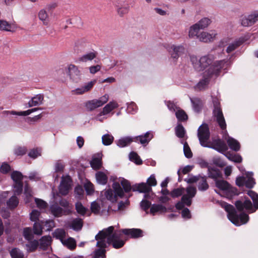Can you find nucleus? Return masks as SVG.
<instances>
[{
	"label": "nucleus",
	"mask_w": 258,
	"mask_h": 258,
	"mask_svg": "<svg viewBox=\"0 0 258 258\" xmlns=\"http://www.w3.org/2000/svg\"><path fill=\"white\" fill-rule=\"evenodd\" d=\"M108 95L105 94L97 99H93L87 101L85 103V106L87 110L92 111L103 105L108 101Z\"/></svg>",
	"instance_id": "obj_9"
},
{
	"label": "nucleus",
	"mask_w": 258,
	"mask_h": 258,
	"mask_svg": "<svg viewBox=\"0 0 258 258\" xmlns=\"http://www.w3.org/2000/svg\"><path fill=\"white\" fill-rule=\"evenodd\" d=\"M166 208L161 204H153L150 208V213L154 215L156 213H164L166 212Z\"/></svg>",
	"instance_id": "obj_26"
},
{
	"label": "nucleus",
	"mask_w": 258,
	"mask_h": 258,
	"mask_svg": "<svg viewBox=\"0 0 258 258\" xmlns=\"http://www.w3.org/2000/svg\"><path fill=\"white\" fill-rule=\"evenodd\" d=\"M10 255L12 258H23V252L17 248H13L10 251Z\"/></svg>",
	"instance_id": "obj_50"
},
{
	"label": "nucleus",
	"mask_w": 258,
	"mask_h": 258,
	"mask_svg": "<svg viewBox=\"0 0 258 258\" xmlns=\"http://www.w3.org/2000/svg\"><path fill=\"white\" fill-rule=\"evenodd\" d=\"M203 107V102L199 98L195 99V111L199 112Z\"/></svg>",
	"instance_id": "obj_62"
},
{
	"label": "nucleus",
	"mask_w": 258,
	"mask_h": 258,
	"mask_svg": "<svg viewBox=\"0 0 258 258\" xmlns=\"http://www.w3.org/2000/svg\"><path fill=\"white\" fill-rule=\"evenodd\" d=\"M247 194L252 200L254 206L249 200H245L243 201H237L235 203V206L239 211L245 210L249 213H253L255 209H258V195L252 190H249Z\"/></svg>",
	"instance_id": "obj_5"
},
{
	"label": "nucleus",
	"mask_w": 258,
	"mask_h": 258,
	"mask_svg": "<svg viewBox=\"0 0 258 258\" xmlns=\"http://www.w3.org/2000/svg\"><path fill=\"white\" fill-rule=\"evenodd\" d=\"M183 144V152L185 156L187 158H190L192 156V153L188 144L186 142H181Z\"/></svg>",
	"instance_id": "obj_52"
},
{
	"label": "nucleus",
	"mask_w": 258,
	"mask_h": 258,
	"mask_svg": "<svg viewBox=\"0 0 258 258\" xmlns=\"http://www.w3.org/2000/svg\"><path fill=\"white\" fill-rule=\"evenodd\" d=\"M213 59L214 56L212 55H208L201 57L199 62L200 70H204L212 64Z\"/></svg>",
	"instance_id": "obj_19"
},
{
	"label": "nucleus",
	"mask_w": 258,
	"mask_h": 258,
	"mask_svg": "<svg viewBox=\"0 0 258 258\" xmlns=\"http://www.w3.org/2000/svg\"><path fill=\"white\" fill-rule=\"evenodd\" d=\"M198 182V188L200 190H205L208 188L209 185L204 177L195 176V182Z\"/></svg>",
	"instance_id": "obj_28"
},
{
	"label": "nucleus",
	"mask_w": 258,
	"mask_h": 258,
	"mask_svg": "<svg viewBox=\"0 0 258 258\" xmlns=\"http://www.w3.org/2000/svg\"><path fill=\"white\" fill-rule=\"evenodd\" d=\"M41 149L40 148L33 149L28 153V156L32 158L35 159L41 156Z\"/></svg>",
	"instance_id": "obj_53"
},
{
	"label": "nucleus",
	"mask_w": 258,
	"mask_h": 258,
	"mask_svg": "<svg viewBox=\"0 0 258 258\" xmlns=\"http://www.w3.org/2000/svg\"><path fill=\"white\" fill-rule=\"evenodd\" d=\"M102 154L101 153H98L94 155L92 160L90 161V165L91 167L95 170H98L100 169L102 165Z\"/></svg>",
	"instance_id": "obj_20"
},
{
	"label": "nucleus",
	"mask_w": 258,
	"mask_h": 258,
	"mask_svg": "<svg viewBox=\"0 0 258 258\" xmlns=\"http://www.w3.org/2000/svg\"><path fill=\"white\" fill-rule=\"evenodd\" d=\"M68 73L73 81L78 82L81 80V73L75 65L70 64L68 66Z\"/></svg>",
	"instance_id": "obj_15"
},
{
	"label": "nucleus",
	"mask_w": 258,
	"mask_h": 258,
	"mask_svg": "<svg viewBox=\"0 0 258 258\" xmlns=\"http://www.w3.org/2000/svg\"><path fill=\"white\" fill-rule=\"evenodd\" d=\"M114 140L113 137L110 134H105L102 137V143L105 146L111 145Z\"/></svg>",
	"instance_id": "obj_45"
},
{
	"label": "nucleus",
	"mask_w": 258,
	"mask_h": 258,
	"mask_svg": "<svg viewBox=\"0 0 258 258\" xmlns=\"http://www.w3.org/2000/svg\"><path fill=\"white\" fill-rule=\"evenodd\" d=\"M198 135L201 145L204 147L214 149L221 153L228 150L226 143L220 139H214L212 142L209 141L210 132L207 124L203 123L199 127Z\"/></svg>",
	"instance_id": "obj_2"
},
{
	"label": "nucleus",
	"mask_w": 258,
	"mask_h": 258,
	"mask_svg": "<svg viewBox=\"0 0 258 258\" xmlns=\"http://www.w3.org/2000/svg\"><path fill=\"white\" fill-rule=\"evenodd\" d=\"M97 55V52L96 51H93L90 52L88 53L84 54L81 57H80L79 58V60L83 62H87L89 60H92L96 57Z\"/></svg>",
	"instance_id": "obj_36"
},
{
	"label": "nucleus",
	"mask_w": 258,
	"mask_h": 258,
	"mask_svg": "<svg viewBox=\"0 0 258 258\" xmlns=\"http://www.w3.org/2000/svg\"><path fill=\"white\" fill-rule=\"evenodd\" d=\"M51 213L55 217H61L63 215L67 214V211L63 210L57 204L51 205L50 207Z\"/></svg>",
	"instance_id": "obj_22"
},
{
	"label": "nucleus",
	"mask_w": 258,
	"mask_h": 258,
	"mask_svg": "<svg viewBox=\"0 0 258 258\" xmlns=\"http://www.w3.org/2000/svg\"><path fill=\"white\" fill-rule=\"evenodd\" d=\"M51 237L50 236H43L40 240V247L43 249H46L50 244Z\"/></svg>",
	"instance_id": "obj_40"
},
{
	"label": "nucleus",
	"mask_w": 258,
	"mask_h": 258,
	"mask_svg": "<svg viewBox=\"0 0 258 258\" xmlns=\"http://www.w3.org/2000/svg\"><path fill=\"white\" fill-rule=\"evenodd\" d=\"M91 209L92 212L97 214H98L100 210V205L96 202H93L91 204Z\"/></svg>",
	"instance_id": "obj_64"
},
{
	"label": "nucleus",
	"mask_w": 258,
	"mask_h": 258,
	"mask_svg": "<svg viewBox=\"0 0 258 258\" xmlns=\"http://www.w3.org/2000/svg\"><path fill=\"white\" fill-rule=\"evenodd\" d=\"M72 179L69 175L62 176L61 181L59 186V192L62 195L68 194L71 188Z\"/></svg>",
	"instance_id": "obj_14"
},
{
	"label": "nucleus",
	"mask_w": 258,
	"mask_h": 258,
	"mask_svg": "<svg viewBox=\"0 0 258 258\" xmlns=\"http://www.w3.org/2000/svg\"><path fill=\"white\" fill-rule=\"evenodd\" d=\"M211 22V20L208 18L205 17L201 19L197 23L195 24V33L197 30L206 28Z\"/></svg>",
	"instance_id": "obj_21"
},
{
	"label": "nucleus",
	"mask_w": 258,
	"mask_h": 258,
	"mask_svg": "<svg viewBox=\"0 0 258 258\" xmlns=\"http://www.w3.org/2000/svg\"><path fill=\"white\" fill-rule=\"evenodd\" d=\"M226 157L228 158V159L232 161L236 162V163H240L242 161V158L239 155H233V154H229V155H226Z\"/></svg>",
	"instance_id": "obj_59"
},
{
	"label": "nucleus",
	"mask_w": 258,
	"mask_h": 258,
	"mask_svg": "<svg viewBox=\"0 0 258 258\" xmlns=\"http://www.w3.org/2000/svg\"><path fill=\"white\" fill-rule=\"evenodd\" d=\"M241 43L242 41L240 40H236L230 43L226 49V52L227 53H230L232 52L238 46H239Z\"/></svg>",
	"instance_id": "obj_46"
},
{
	"label": "nucleus",
	"mask_w": 258,
	"mask_h": 258,
	"mask_svg": "<svg viewBox=\"0 0 258 258\" xmlns=\"http://www.w3.org/2000/svg\"><path fill=\"white\" fill-rule=\"evenodd\" d=\"M175 115L178 121H185L188 119L187 115L185 112L180 108L176 111Z\"/></svg>",
	"instance_id": "obj_38"
},
{
	"label": "nucleus",
	"mask_w": 258,
	"mask_h": 258,
	"mask_svg": "<svg viewBox=\"0 0 258 258\" xmlns=\"http://www.w3.org/2000/svg\"><path fill=\"white\" fill-rule=\"evenodd\" d=\"M125 2V0H117L116 2V6L117 7H118L117 13L121 17L123 16L124 14H127L128 11V7H121L124 4Z\"/></svg>",
	"instance_id": "obj_27"
},
{
	"label": "nucleus",
	"mask_w": 258,
	"mask_h": 258,
	"mask_svg": "<svg viewBox=\"0 0 258 258\" xmlns=\"http://www.w3.org/2000/svg\"><path fill=\"white\" fill-rule=\"evenodd\" d=\"M258 22V11L251 12L247 16H243L240 20L242 26L249 27Z\"/></svg>",
	"instance_id": "obj_12"
},
{
	"label": "nucleus",
	"mask_w": 258,
	"mask_h": 258,
	"mask_svg": "<svg viewBox=\"0 0 258 258\" xmlns=\"http://www.w3.org/2000/svg\"><path fill=\"white\" fill-rule=\"evenodd\" d=\"M114 227L110 226L104 229L95 236L96 246L99 247L94 252V258H106V250L107 244H112L113 247L118 249L122 247L125 241L120 238V233H113Z\"/></svg>",
	"instance_id": "obj_1"
},
{
	"label": "nucleus",
	"mask_w": 258,
	"mask_h": 258,
	"mask_svg": "<svg viewBox=\"0 0 258 258\" xmlns=\"http://www.w3.org/2000/svg\"><path fill=\"white\" fill-rule=\"evenodd\" d=\"M194 197V187L192 186L186 188V194L184 195L181 198V201L178 202L175 207L178 210L184 209V206H189L191 204L192 198Z\"/></svg>",
	"instance_id": "obj_8"
},
{
	"label": "nucleus",
	"mask_w": 258,
	"mask_h": 258,
	"mask_svg": "<svg viewBox=\"0 0 258 258\" xmlns=\"http://www.w3.org/2000/svg\"><path fill=\"white\" fill-rule=\"evenodd\" d=\"M222 206L228 213L227 216L229 220L236 226L244 224L249 220V217L247 214L241 213L238 215L232 206L223 203Z\"/></svg>",
	"instance_id": "obj_4"
},
{
	"label": "nucleus",
	"mask_w": 258,
	"mask_h": 258,
	"mask_svg": "<svg viewBox=\"0 0 258 258\" xmlns=\"http://www.w3.org/2000/svg\"><path fill=\"white\" fill-rule=\"evenodd\" d=\"M153 138V133L149 131L144 135L136 137L134 139V141L140 143L143 145H146Z\"/></svg>",
	"instance_id": "obj_18"
},
{
	"label": "nucleus",
	"mask_w": 258,
	"mask_h": 258,
	"mask_svg": "<svg viewBox=\"0 0 258 258\" xmlns=\"http://www.w3.org/2000/svg\"><path fill=\"white\" fill-rule=\"evenodd\" d=\"M213 115L222 130H225L226 124L218 101H214Z\"/></svg>",
	"instance_id": "obj_10"
},
{
	"label": "nucleus",
	"mask_w": 258,
	"mask_h": 258,
	"mask_svg": "<svg viewBox=\"0 0 258 258\" xmlns=\"http://www.w3.org/2000/svg\"><path fill=\"white\" fill-rule=\"evenodd\" d=\"M44 99L43 94H37L31 98L28 102V106L29 107L39 105L42 104Z\"/></svg>",
	"instance_id": "obj_24"
},
{
	"label": "nucleus",
	"mask_w": 258,
	"mask_h": 258,
	"mask_svg": "<svg viewBox=\"0 0 258 258\" xmlns=\"http://www.w3.org/2000/svg\"><path fill=\"white\" fill-rule=\"evenodd\" d=\"M130 157L131 160L134 161L138 165H140L142 163V161L140 158L137 153L135 152H132L130 154Z\"/></svg>",
	"instance_id": "obj_61"
},
{
	"label": "nucleus",
	"mask_w": 258,
	"mask_h": 258,
	"mask_svg": "<svg viewBox=\"0 0 258 258\" xmlns=\"http://www.w3.org/2000/svg\"><path fill=\"white\" fill-rule=\"evenodd\" d=\"M19 204V200L18 198L15 196H12L9 201L7 202L8 206L11 209H14Z\"/></svg>",
	"instance_id": "obj_51"
},
{
	"label": "nucleus",
	"mask_w": 258,
	"mask_h": 258,
	"mask_svg": "<svg viewBox=\"0 0 258 258\" xmlns=\"http://www.w3.org/2000/svg\"><path fill=\"white\" fill-rule=\"evenodd\" d=\"M215 183L216 187L223 191L228 198H231L233 196L237 195V189L232 187L226 181L216 180Z\"/></svg>",
	"instance_id": "obj_7"
},
{
	"label": "nucleus",
	"mask_w": 258,
	"mask_h": 258,
	"mask_svg": "<svg viewBox=\"0 0 258 258\" xmlns=\"http://www.w3.org/2000/svg\"><path fill=\"white\" fill-rule=\"evenodd\" d=\"M27 151L25 147H18L15 149V154L18 156H22L26 154Z\"/></svg>",
	"instance_id": "obj_63"
},
{
	"label": "nucleus",
	"mask_w": 258,
	"mask_h": 258,
	"mask_svg": "<svg viewBox=\"0 0 258 258\" xmlns=\"http://www.w3.org/2000/svg\"><path fill=\"white\" fill-rule=\"evenodd\" d=\"M95 176L98 183L103 185L106 184L108 177L105 173L102 171H98L96 173Z\"/></svg>",
	"instance_id": "obj_33"
},
{
	"label": "nucleus",
	"mask_w": 258,
	"mask_h": 258,
	"mask_svg": "<svg viewBox=\"0 0 258 258\" xmlns=\"http://www.w3.org/2000/svg\"><path fill=\"white\" fill-rule=\"evenodd\" d=\"M197 38L202 42H209L213 41L215 39L217 33L215 30H211L208 32H202L201 33L197 32L195 33Z\"/></svg>",
	"instance_id": "obj_13"
},
{
	"label": "nucleus",
	"mask_w": 258,
	"mask_h": 258,
	"mask_svg": "<svg viewBox=\"0 0 258 258\" xmlns=\"http://www.w3.org/2000/svg\"><path fill=\"white\" fill-rule=\"evenodd\" d=\"M53 235L54 237L60 240L62 242L66 239V232L64 229H57L55 230Z\"/></svg>",
	"instance_id": "obj_39"
},
{
	"label": "nucleus",
	"mask_w": 258,
	"mask_h": 258,
	"mask_svg": "<svg viewBox=\"0 0 258 258\" xmlns=\"http://www.w3.org/2000/svg\"><path fill=\"white\" fill-rule=\"evenodd\" d=\"M77 212L81 215H84L87 209L83 206L81 203L77 202L75 205Z\"/></svg>",
	"instance_id": "obj_54"
},
{
	"label": "nucleus",
	"mask_w": 258,
	"mask_h": 258,
	"mask_svg": "<svg viewBox=\"0 0 258 258\" xmlns=\"http://www.w3.org/2000/svg\"><path fill=\"white\" fill-rule=\"evenodd\" d=\"M96 83V80L91 81L81 88H78L72 91L73 94L81 95L90 91Z\"/></svg>",
	"instance_id": "obj_16"
},
{
	"label": "nucleus",
	"mask_w": 258,
	"mask_h": 258,
	"mask_svg": "<svg viewBox=\"0 0 258 258\" xmlns=\"http://www.w3.org/2000/svg\"><path fill=\"white\" fill-rule=\"evenodd\" d=\"M112 187L115 192L114 194L116 195V197L117 196L120 197H122L123 196V191L119 183L114 182L112 184Z\"/></svg>",
	"instance_id": "obj_44"
},
{
	"label": "nucleus",
	"mask_w": 258,
	"mask_h": 258,
	"mask_svg": "<svg viewBox=\"0 0 258 258\" xmlns=\"http://www.w3.org/2000/svg\"><path fill=\"white\" fill-rule=\"evenodd\" d=\"M121 184L122 186L124 191L126 192H130L131 189L133 190V186H131V183L127 180H122L121 182Z\"/></svg>",
	"instance_id": "obj_56"
},
{
	"label": "nucleus",
	"mask_w": 258,
	"mask_h": 258,
	"mask_svg": "<svg viewBox=\"0 0 258 258\" xmlns=\"http://www.w3.org/2000/svg\"><path fill=\"white\" fill-rule=\"evenodd\" d=\"M121 231L124 234L129 235L132 238H138L143 236V231L140 229H123Z\"/></svg>",
	"instance_id": "obj_17"
},
{
	"label": "nucleus",
	"mask_w": 258,
	"mask_h": 258,
	"mask_svg": "<svg viewBox=\"0 0 258 258\" xmlns=\"http://www.w3.org/2000/svg\"><path fill=\"white\" fill-rule=\"evenodd\" d=\"M157 181L154 174L151 175L147 179V183L142 182L133 185V191H139L145 194V198L147 194L152 191V186L157 185Z\"/></svg>",
	"instance_id": "obj_6"
},
{
	"label": "nucleus",
	"mask_w": 258,
	"mask_h": 258,
	"mask_svg": "<svg viewBox=\"0 0 258 258\" xmlns=\"http://www.w3.org/2000/svg\"><path fill=\"white\" fill-rule=\"evenodd\" d=\"M105 198L112 202H116L117 200L116 195L114 194L111 189H108L104 191Z\"/></svg>",
	"instance_id": "obj_43"
},
{
	"label": "nucleus",
	"mask_w": 258,
	"mask_h": 258,
	"mask_svg": "<svg viewBox=\"0 0 258 258\" xmlns=\"http://www.w3.org/2000/svg\"><path fill=\"white\" fill-rule=\"evenodd\" d=\"M184 193V188H177L174 189L171 192V196L172 198H177L181 196Z\"/></svg>",
	"instance_id": "obj_57"
},
{
	"label": "nucleus",
	"mask_w": 258,
	"mask_h": 258,
	"mask_svg": "<svg viewBox=\"0 0 258 258\" xmlns=\"http://www.w3.org/2000/svg\"><path fill=\"white\" fill-rule=\"evenodd\" d=\"M40 109H41V108H34L31 109H29L23 111L17 112L15 111H7L6 112L8 114H9L11 115H17L19 116H27L30 113Z\"/></svg>",
	"instance_id": "obj_30"
},
{
	"label": "nucleus",
	"mask_w": 258,
	"mask_h": 258,
	"mask_svg": "<svg viewBox=\"0 0 258 258\" xmlns=\"http://www.w3.org/2000/svg\"><path fill=\"white\" fill-rule=\"evenodd\" d=\"M14 192L15 195H19L21 194L23 188V183L18 182L15 183L14 185Z\"/></svg>",
	"instance_id": "obj_58"
},
{
	"label": "nucleus",
	"mask_w": 258,
	"mask_h": 258,
	"mask_svg": "<svg viewBox=\"0 0 258 258\" xmlns=\"http://www.w3.org/2000/svg\"><path fill=\"white\" fill-rule=\"evenodd\" d=\"M172 52L171 53V57L174 59H177L179 55L183 52L184 48L182 46H174L171 47Z\"/></svg>",
	"instance_id": "obj_31"
},
{
	"label": "nucleus",
	"mask_w": 258,
	"mask_h": 258,
	"mask_svg": "<svg viewBox=\"0 0 258 258\" xmlns=\"http://www.w3.org/2000/svg\"><path fill=\"white\" fill-rule=\"evenodd\" d=\"M43 225V221H41L40 222H35L33 228L34 233L38 235H41L42 233V225Z\"/></svg>",
	"instance_id": "obj_42"
},
{
	"label": "nucleus",
	"mask_w": 258,
	"mask_h": 258,
	"mask_svg": "<svg viewBox=\"0 0 258 258\" xmlns=\"http://www.w3.org/2000/svg\"><path fill=\"white\" fill-rule=\"evenodd\" d=\"M38 18L44 25H48L49 24V17L48 13L44 9L41 10L38 13Z\"/></svg>",
	"instance_id": "obj_34"
},
{
	"label": "nucleus",
	"mask_w": 258,
	"mask_h": 258,
	"mask_svg": "<svg viewBox=\"0 0 258 258\" xmlns=\"http://www.w3.org/2000/svg\"><path fill=\"white\" fill-rule=\"evenodd\" d=\"M118 105L115 101L110 102L106 104L103 108L102 111L100 113L101 115H105L109 113L111 111L117 108Z\"/></svg>",
	"instance_id": "obj_23"
},
{
	"label": "nucleus",
	"mask_w": 258,
	"mask_h": 258,
	"mask_svg": "<svg viewBox=\"0 0 258 258\" xmlns=\"http://www.w3.org/2000/svg\"><path fill=\"white\" fill-rule=\"evenodd\" d=\"M30 220L32 221H33L34 222L39 221V218L40 215V213L38 210H32V211L30 213Z\"/></svg>",
	"instance_id": "obj_55"
},
{
	"label": "nucleus",
	"mask_w": 258,
	"mask_h": 258,
	"mask_svg": "<svg viewBox=\"0 0 258 258\" xmlns=\"http://www.w3.org/2000/svg\"><path fill=\"white\" fill-rule=\"evenodd\" d=\"M222 173L219 170L217 169H209V176L212 178L217 180L218 178L222 177Z\"/></svg>",
	"instance_id": "obj_47"
},
{
	"label": "nucleus",
	"mask_w": 258,
	"mask_h": 258,
	"mask_svg": "<svg viewBox=\"0 0 258 258\" xmlns=\"http://www.w3.org/2000/svg\"><path fill=\"white\" fill-rule=\"evenodd\" d=\"M252 172L245 173V176L236 178V184L240 187L245 185L247 188H252L255 184Z\"/></svg>",
	"instance_id": "obj_11"
},
{
	"label": "nucleus",
	"mask_w": 258,
	"mask_h": 258,
	"mask_svg": "<svg viewBox=\"0 0 258 258\" xmlns=\"http://www.w3.org/2000/svg\"><path fill=\"white\" fill-rule=\"evenodd\" d=\"M15 27L13 24L10 23L5 20H0L1 31L12 32L14 31L15 30Z\"/></svg>",
	"instance_id": "obj_29"
},
{
	"label": "nucleus",
	"mask_w": 258,
	"mask_h": 258,
	"mask_svg": "<svg viewBox=\"0 0 258 258\" xmlns=\"http://www.w3.org/2000/svg\"><path fill=\"white\" fill-rule=\"evenodd\" d=\"M62 244L71 250H73L76 247V242L75 240L71 237L65 239L62 242Z\"/></svg>",
	"instance_id": "obj_37"
},
{
	"label": "nucleus",
	"mask_w": 258,
	"mask_h": 258,
	"mask_svg": "<svg viewBox=\"0 0 258 258\" xmlns=\"http://www.w3.org/2000/svg\"><path fill=\"white\" fill-rule=\"evenodd\" d=\"M24 194L25 195V201L26 203L30 202L32 197V192L31 188L28 184H26L24 187Z\"/></svg>",
	"instance_id": "obj_49"
},
{
	"label": "nucleus",
	"mask_w": 258,
	"mask_h": 258,
	"mask_svg": "<svg viewBox=\"0 0 258 258\" xmlns=\"http://www.w3.org/2000/svg\"><path fill=\"white\" fill-rule=\"evenodd\" d=\"M11 178L15 183L22 182L23 175L19 171H13L11 173Z\"/></svg>",
	"instance_id": "obj_48"
},
{
	"label": "nucleus",
	"mask_w": 258,
	"mask_h": 258,
	"mask_svg": "<svg viewBox=\"0 0 258 258\" xmlns=\"http://www.w3.org/2000/svg\"><path fill=\"white\" fill-rule=\"evenodd\" d=\"M225 139L226 140L227 144L231 149L235 151L239 150L240 146L237 141L229 136H228L227 138L225 137Z\"/></svg>",
	"instance_id": "obj_25"
},
{
	"label": "nucleus",
	"mask_w": 258,
	"mask_h": 258,
	"mask_svg": "<svg viewBox=\"0 0 258 258\" xmlns=\"http://www.w3.org/2000/svg\"><path fill=\"white\" fill-rule=\"evenodd\" d=\"M174 130L175 135L178 138L182 139L184 137L185 135V130L180 123L178 122Z\"/></svg>",
	"instance_id": "obj_35"
},
{
	"label": "nucleus",
	"mask_w": 258,
	"mask_h": 258,
	"mask_svg": "<svg viewBox=\"0 0 258 258\" xmlns=\"http://www.w3.org/2000/svg\"><path fill=\"white\" fill-rule=\"evenodd\" d=\"M35 202L37 205V207L41 209H45L47 206V204L45 201H43L42 200L38 199V198H35Z\"/></svg>",
	"instance_id": "obj_60"
},
{
	"label": "nucleus",
	"mask_w": 258,
	"mask_h": 258,
	"mask_svg": "<svg viewBox=\"0 0 258 258\" xmlns=\"http://www.w3.org/2000/svg\"><path fill=\"white\" fill-rule=\"evenodd\" d=\"M227 66L228 63L225 60L215 62L204 73L203 79L197 84L196 88L199 90L206 89L210 79L213 76H217L221 70L225 69Z\"/></svg>",
	"instance_id": "obj_3"
},
{
	"label": "nucleus",
	"mask_w": 258,
	"mask_h": 258,
	"mask_svg": "<svg viewBox=\"0 0 258 258\" xmlns=\"http://www.w3.org/2000/svg\"><path fill=\"white\" fill-rule=\"evenodd\" d=\"M133 141V139L130 137H125L118 140L116 144L118 147L122 148L129 145Z\"/></svg>",
	"instance_id": "obj_41"
},
{
	"label": "nucleus",
	"mask_w": 258,
	"mask_h": 258,
	"mask_svg": "<svg viewBox=\"0 0 258 258\" xmlns=\"http://www.w3.org/2000/svg\"><path fill=\"white\" fill-rule=\"evenodd\" d=\"M83 226V221L80 218L73 219L69 224V227L74 230H80Z\"/></svg>",
	"instance_id": "obj_32"
}]
</instances>
